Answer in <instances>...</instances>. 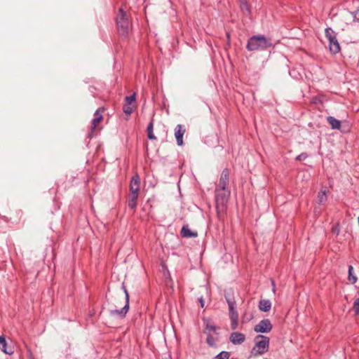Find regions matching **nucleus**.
Segmentation results:
<instances>
[{
  "label": "nucleus",
  "instance_id": "obj_1",
  "mask_svg": "<svg viewBox=\"0 0 359 359\" xmlns=\"http://www.w3.org/2000/svg\"><path fill=\"white\" fill-rule=\"evenodd\" d=\"M272 46V41L264 35H254L249 38L246 48L249 51L264 50Z\"/></svg>",
  "mask_w": 359,
  "mask_h": 359
},
{
  "label": "nucleus",
  "instance_id": "obj_2",
  "mask_svg": "<svg viewBox=\"0 0 359 359\" xmlns=\"http://www.w3.org/2000/svg\"><path fill=\"white\" fill-rule=\"evenodd\" d=\"M116 23L118 34L123 36H126L129 33L130 22L128 15L123 6L118 10Z\"/></svg>",
  "mask_w": 359,
  "mask_h": 359
},
{
  "label": "nucleus",
  "instance_id": "obj_3",
  "mask_svg": "<svg viewBox=\"0 0 359 359\" xmlns=\"http://www.w3.org/2000/svg\"><path fill=\"white\" fill-rule=\"evenodd\" d=\"M225 299L229 306L231 327L233 330H235L238 325V313L236 311V300L233 293L230 292H225Z\"/></svg>",
  "mask_w": 359,
  "mask_h": 359
},
{
  "label": "nucleus",
  "instance_id": "obj_4",
  "mask_svg": "<svg viewBox=\"0 0 359 359\" xmlns=\"http://www.w3.org/2000/svg\"><path fill=\"white\" fill-rule=\"evenodd\" d=\"M255 346L252 353L255 355H262L268 351L269 346V338L264 335H257L255 338Z\"/></svg>",
  "mask_w": 359,
  "mask_h": 359
},
{
  "label": "nucleus",
  "instance_id": "obj_5",
  "mask_svg": "<svg viewBox=\"0 0 359 359\" xmlns=\"http://www.w3.org/2000/svg\"><path fill=\"white\" fill-rule=\"evenodd\" d=\"M230 189L221 188L215 189L216 206L218 210L223 211L230 196Z\"/></svg>",
  "mask_w": 359,
  "mask_h": 359
},
{
  "label": "nucleus",
  "instance_id": "obj_6",
  "mask_svg": "<svg viewBox=\"0 0 359 359\" xmlns=\"http://www.w3.org/2000/svg\"><path fill=\"white\" fill-rule=\"evenodd\" d=\"M325 36L329 41V48L331 53L336 54L340 50V46L334 32L330 27L325 29Z\"/></svg>",
  "mask_w": 359,
  "mask_h": 359
},
{
  "label": "nucleus",
  "instance_id": "obj_7",
  "mask_svg": "<svg viewBox=\"0 0 359 359\" xmlns=\"http://www.w3.org/2000/svg\"><path fill=\"white\" fill-rule=\"evenodd\" d=\"M122 288L124 291L126 296V304L125 306L120 310L114 309L110 311V315L111 316H119L120 318H124L129 309V294L126 287V286L123 284Z\"/></svg>",
  "mask_w": 359,
  "mask_h": 359
},
{
  "label": "nucleus",
  "instance_id": "obj_8",
  "mask_svg": "<svg viewBox=\"0 0 359 359\" xmlns=\"http://www.w3.org/2000/svg\"><path fill=\"white\" fill-rule=\"evenodd\" d=\"M104 112L103 108H99L94 114V118L91 122L90 130L88 134V137L91 139L94 135V130L97 128V125L102 121V114Z\"/></svg>",
  "mask_w": 359,
  "mask_h": 359
},
{
  "label": "nucleus",
  "instance_id": "obj_9",
  "mask_svg": "<svg viewBox=\"0 0 359 359\" xmlns=\"http://www.w3.org/2000/svg\"><path fill=\"white\" fill-rule=\"evenodd\" d=\"M273 325L269 319L262 320L257 325L254 327V330L256 332L260 333H268L271 331Z\"/></svg>",
  "mask_w": 359,
  "mask_h": 359
},
{
  "label": "nucleus",
  "instance_id": "obj_10",
  "mask_svg": "<svg viewBox=\"0 0 359 359\" xmlns=\"http://www.w3.org/2000/svg\"><path fill=\"white\" fill-rule=\"evenodd\" d=\"M229 175L230 170L229 169L225 168L224 170H223V171L221 173L219 182L216 184V188H221L222 189H229Z\"/></svg>",
  "mask_w": 359,
  "mask_h": 359
},
{
  "label": "nucleus",
  "instance_id": "obj_11",
  "mask_svg": "<svg viewBox=\"0 0 359 359\" xmlns=\"http://www.w3.org/2000/svg\"><path fill=\"white\" fill-rule=\"evenodd\" d=\"M140 177L138 174H135L130 182L129 191L130 192L139 193L140 190Z\"/></svg>",
  "mask_w": 359,
  "mask_h": 359
},
{
  "label": "nucleus",
  "instance_id": "obj_12",
  "mask_svg": "<svg viewBox=\"0 0 359 359\" xmlns=\"http://www.w3.org/2000/svg\"><path fill=\"white\" fill-rule=\"evenodd\" d=\"M186 132L184 126L178 124L175 128V137L176 138L177 144L179 146H182L184 144L183 136Z\"/></svg>",
  "mask_w": 359,
  "mask_h": 359
},
{
  "label": "nucleus",
  "instance_id": "obj_13",
  "mask_svg": "<svg viewBox=\"0 0 359 359\" xmlns=\"http://www.w3.org/2000/svg\"><path fill=\"white\" fill-rule=\"evenodd\" d=\"M230 341L234 345H238L243 343L245 340V337L241 332H233L229 337Z\"/></svg>",
  "mask_w": 359,
  "mask_h": 359
},
{
  "label": "nucleus",
  "instance_id": "obj_14",
  "mask_svg": "<svg viewBox=\"0 0 359 359\" xmlns=\"http://www.w3.org/2000/svg\"><path fill=\"white\" fill-rule=\"evenodd\" d=\"M0 349L4 353L10 355L14 353L13 348L11 346H8L6 338L4 335L0 336Z\"/></svg>",
  "mask_w": 359,
  "mask_h": 359
},
{
  "label": "nucleus",
  "instance_id": "obj_15",
  "mask_svg": "<svg viewBox=\"0 0 359 359\" xmlns=\"http://www.w3.org/2000/svg\"><path fill=\"white\" fill-rule=\"evenodd\" d=\"M139 196V193L130 192L128 196V207L130 209H135L137 207V200Z\"/></svg>",
  "mask_w": 359,
  "mask_h": 359
},
{
  "label": "nucleus",
  "instance_id": "obj_16",
  "mask_svg": "<svg viewBox=\"0 0 359 359\" xmlns=\"http://www.w3.org/2000/svg\"><path fill=\"white\" fill-rule=\"evenodd\" d=\"M258 307L261 311L267 312L271 309V302L269 299H262L259 302Z\"/></svg>",
  "mask_w": 359,
  "mask_h": 359
},
{
  "label": "nucleus",
  "instance_id": "obj_17",
  "mask_svg": "<svg viewBox=\"0 0 359 359\" xmlns=\"http://www.w3.org/2000/svg\"><path fill=\"white\" fill-rule=\"evenodd\" d=\"M181 235L182 237H184V238H192V237H196L198 233H197V232H193L187 226H183L181 229Z\"/></svg>",
  "mask_w": 359,
  "mask_h": 359
},
{
  "label": "nucleus",
  "instance_id": "obj_18",
  "mask_svg": "<svg viewBox=\"0 0 359 359\" xmlns=\"http://www.w3.org/2000/svg\"><path fill=\"white\" fill-rule=\"evenodd\" d=\"M327 121L329 124L331 126L332 129L339 130L341 128V122L340 121L336 119L333 116H328L327 118Z\"/></svg>",
  "mask_w": 359,
  "mask_h": 359
},
{
  "label": "nucleus",
  "instance_id": "obj_19",
  "mask_svg": "<svg viewBox=\"0 0 359 359\" xmlns=\"http://www.w3.org/2000/svg\"><path fill=\"white\" fill-rule=\"evenodd\" d=\"M147 136L149 140H156V136L154 134V120L151 118V122L149 123L147 128Z\"/></svg>",
  "mask_w": 359,
  "mask_h": 359
},
{
  "label": "nucleus",
  "instance_id": "obj_20",
  "mask_svg": "<svg viewBox=\"0 0 359 359\" xmlns=\"http://www.w3.org/2000/svg\"><path fill=\"white\" fill-rule=\"evenodd\" d=\"M358 278L353 274V267L351 265L348 266V280L350 283L354 284L357 282Z\"/></svg>",
  "mask_w": 359,
  "mask_h": 359
},
{
  "label": "nucleus",
  "instance_id": "obj_21",
  "mask_svg": "<svg viewBox=\"0 0 359 359\" xmlns=\"http://www.w3.org/2000/svg\"><path fill=\"white\" fill-rule=\"evenodd\" d=\"M327 201V195L325 191H320L318 194V203L323 204Z\"/></svg>",
  "mask_w": 359,
  "mask_h": 359
},
{
  "label": "nucleus",
  "instance_id": "obj_22",
  "mask_svg": "<svg viewBox=\"0 0 359 359\" xmlns=\"http://www.w3.org/2000/svg\"><path fill=\"white\" fill-rule=\"evenodd\" d=\"M230 357V353L228 351H222L217 354L215 357L216 359H229Z\"/></svg>",
  "mask_w": 359,
  "mask_h": 359
},
{
  "label": "nucleus",
  "instance_id": "obj_23",
  "mask_svg": "<svg viewBox=\"0 0 359 359\" xmlns=\"http://www.w3.org/2000/svg\"><path fill=\"white\" fill-rule=\"evenodd\" d=\"M135 102V93L132 95L126 96L125 98V104L132 105Z\"/></svg>",
  "mask_w": 359,
  "mask_h": 359
},
{
  "label": "nucleus",
  "instance_id": "obj_24",
  "mask_svg": "<svg viewBox=\"0 0 359 359\" xmlns=\"http://www.w3.org/2000/svg\"><path fill=\"white\" fill-rule=\"evenodd\" d=\"M123 112L128 115H130L133 111V107L125 104L123 107Z\"/></svg>",
  "mask_w": 359,
  "mask_h": 359
},
{
  "label": "nucleus",
  "instance_id": "obj_25",
  "mask_svg": "<svg viewBox=\"0 0 359 359\" xmlns=\"http://www.w3.org/2000/svg\"><path fill=\"white\" fill-rule=\"evenodd\" d=\"M207 343L211 346H213L215 345V339L212 335H208L207 337Z\"/></svg>",
  "mask_w": 359,
  "mask_h": 359
},
{
  "label": "nucleus",
  "instance_id": "obj_26",
  "mask_svg": "<svg viewBox=\"0 0 359 359\" xmlns=\"http://www.w3.org/2000/svg\"><path fill=\"white\" fill-rule=\"evenodd\" d=\"M308 157V154L306 153H302L296 157L297 161H303L305 160Z\"/></svg>",
  "mask_w": 359,
  "mask_h": 359
},
{
  "label": "nucleus",
  "instance_id": "obj_27",
  "mask_svg": "<svg viewBox=\"0 0 359 359\" xmlns=\"http://www.w3.org/2000/svg\"><path fill=\"white\" fill-rule=\"evenodd\" d=\"M353 309L356 314H359V298L354 302Z\"/></svg>",
  "mask_w": 359,
  "mask_h": 359
},
{
  "label": "nucleus",
  "instance_id": "obj_28",
  "mask_svg": "<svg viewBox=\"0 0 359 359\" xmlns=\"http://www.w3.org/2000/svg\"><path fill=\"white\" fill-rule=\"evenodd\" d=\"M352 15L353 16L354 21L359 22V8L355 11L353 12Z\"/></svg>",
  "mask_w": 359,
  "mask_h": 359
},
{
  "label": "nucleus",
  "instance_id": "obj_29",
  "mask_svg": "<svg viewBox=\"0 0 359 359\" xmlns=\"http://www.w3.org/2000/svg\"><path fill=\"white\" fill-rule=\"evenodd\" d=\"M216 327L212 325L208 324L205 327V330L208 332H215L216 331Z\"/></svg>",
  "mask_w": 359,
  "mask_h": 359
},
{
  "label": "nucleus",
  "instance_id": "obj_30",
  "mask_svg": "<svg viewBox=\"0 0 359 359\" xmlns=\"http://www.w3.org/2000/svg\"><path fill=\"white\" fill-rule=\"evenodd\" d=\"M241 9L243 11H246L248 13H250V8H249V6L247 3L244 2L241 4Z\"/></svg>",
  "mask_w": 359,
  "mask_h": 359
},
{
  "label": "nucleus",
  "instance_id": "obj_31",
  "mask_svg": "<svg viewBox=\"0 0 359 359\" xmlns=\"http://www.w3.org/2000/svg\"><path fill=\"white\" fill-rule=\"evenodd\" d=\"M199 302H200L201 306L203 308L204 306V303H205L203 297H201L199 299Z\"/></svg>",
  "mask_w": 359,
  "mask_h": 359
},
{
  "label": "nucleus",
  "instance_id": "obj_32",
  "mask_svg": "<svg viewBox=\"0 0 359 359\" xmlns=\"http://www.w3.org/2000/svg\"><path fill=\"white\" fill-rule=\"evenodd\" d=\"M272 287H276V285L273 280L271 281Z\"/></svg>",
  "mask_w": 359,
  "mask_h": 359
},
{
  "label": "nucleus",
  "instance_id": "obj_33",
  "mask_svg": "<svg viewBox=\"0 0 359 359\" xmlns=\"http://www.w3.org/2000/svg\"><path fill=\"white\" fill-rule=\"evenodd\" d=\"M332 231H334V232H335V231H336V232H337V233H339V229H338L337 231V229H332Z\"/></svg>",
  "mask_w": 359,
  "mask_h": 359
},
{
  "label": "nucleus",
  "instance_id": "obj_34",
  "mask_svg": "<svg viewBox=\"0 0 359 359\" xmlns=\"http://www.w3.org/2000/svg\"><path fill=\"white\" fill-rule=\"evenodd\" d=\"M332 231H334V232H335V231H336V232H337V233H339V229H338L337 231V229H332Z\"/></svg>",
  "mask_w": 359,
  "mask_h": 359
},
{
  "label": "nucleus",
  "instance_id": "obj_35",
  "mask_svg": "<svg viewBox=\"0 0 359 359\" xmlns=\"http://www.w3.org/2000/svg\"><path fill=\"white\" fill-rule=\"evenodd\" d=\"M332 231H334V232H335V231H336V232H337V233H339V229H338L337 231V229H332Z\"/></svg>",
  "mask_w": 359,
  "mask_h": 359
},
{
  "label": "nucleus",
  "instance_id": "obj_36",
  "mask_svg": "<svg viewBox=\"0 0 359 359\" xmlns=\"http://www.w3.org/2000/svg\"><path fill=\"white\" fill-rule=\"evenodd\" d=\"M272 290H273V293H275V292H276V287H272Z\"/></svg>",
  "mask_w": 359,
  "mask_h": 359
}]
</instances>
